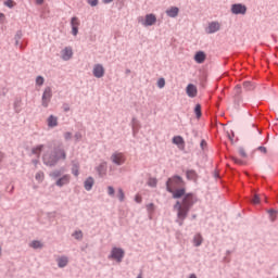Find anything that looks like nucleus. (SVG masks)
<instances>
[{
	"instance_id": "nucleus-1",
	"label": "nucleus",
	"mask_w": 278,
	"mask_h": 278,
	"mask_svg": "<svg viewBox=\"0 0 278 278\" xmlns=\"http://www.w3.org/2000/svg\"><path fill=\"white\" fill-rule=\"evenodd\" d=\"M173 199H181V201H177L176 204L174 205L175 212H177V223L178 225H184L185 218H188V213L192 208V205L197 203V197L192 193L186 194V189H173Z\"/></svg>"
},
{
	"instance_id": "nucleus-2",
	"label": "nucleus",
	"mask_w": 278,
	"mask_h": 278,
	"mask_svg": "<svg viewBox=\"0 0 278 278\" xmlns=\"http://www.w3.org/2000/svg\"><path fill=\"white\" fill-rule=\"evenodd\" d=\"M60 160H66V152L62 148H55L51 153L43 155V163L47 166H55Z\"/></svg>"
},
{
	"instance_id": "nucleus-3",
	"label": "nucleus",
	"mask_w": 278,
	"mask_h": 278,
	"mask_svg": "<svg viewBox=\"0 0 278 278\" xmlns=\"http://www.w3.org/2000/svg\"><path fill=\"white\" fill-rule=\"evenodd\" d=\"M184 184V179H181L180 176H174L173 178H168L166 181V190L167 192H173L175 188H178V186H181Z\"/></svg>"
},
{
	"instance_id": "nucleus-4",
	"label": "nucleus",
	"mask_w": 278,
	"mask_h": 278,
	"mask_svg": "<svg viewBox=\"0 0 278 278\" xmlns=\"http://www.w3.org/2000/svg\"><path fill=\"white\" fill-rule=\"evenodd\" d=\"M111 257L116 260V262H123V257H125V251L121 248H113L111 252Z\"/></svg>"
},
{
	"instance_id": "nucleus-5",
	"label": "nucleus",
	"mask_w": 278,
	"mask_h": 278,
	"mask_svg": "<svg viewBox=\"0 0 278 278\" xmlns=\"http://www.w3.org/2000/svg\"><path fill=\"white\" fill-rule=\"evenodd\" d=\"M111 160L113 164H116L117 166H121L125 164V155L123 153L115 152L112 154Z\"/></svg>"
},
{
	"instance_id": "nucleus-6",
	"label": "nucleus",
	"mask_w": 278,
	"mask_h": 278,
	"mask_svg": "<svg viewBox=\"0 0 278 278\" xmlns=\"http://www.w3.org/2000/svg\"><path fill=\"white\" fill-rule=\"evenodd\" d=\"M51 88H46L42 94V105L43 108H48L49 106V101H51Z\"/></svg>"
},
{
	"instance_id": "nucleus-7",
	"label": "nucleus",
	"mask_w": 278,
	"mask_h": 278,
	"mask_svg": "<svg viewBox=\"0 0 278 278\" xmlns=\"http://www.w3.org/2000/svg\"><path fill=\"white\" fill-rule=\"evenodd\" d=\"M231 12L232 14H247V7L242 4H232Z\"/></svg>"
},
{
	"instance_id": "nucleus-8",
	"label": "nucleus",
	"mask_w": 278,
	"mask_h": 278,
	"mask_svg": "<svg viewBox=\"0 0 278 278\" xmlns=\"http://www.w3.org/2000/svg\"><path fill=\"white\" fill-rule=\"evenodd\" d=\"M93 75L98 79H100V77H103V75H105V68H103V65H101V64L94 65V67H93Z\"/></svg>"
},
{
	"instance_id": "nucleus-9",
	"label": "nucleus",
	"mask_w": 278,
	"mask_h": 278,
	"mask_svg": "<svg viewBox=\"0 0 278 278\" xmlns=\"http://www.w3.org/2000/svg\"><path fill=\"white\" fill-rule=\"evenodd\" d=\"M71 25L73 36H77V34H79V18L72 17Z\"/></svg>"
},
{
	"instance_id": "nucleus-10",
	"label": "nucleus",
	"mask_w": 278,
	"mask_h": 278,
	"mask_svg": "<svg viewBox=\"0 0 278 278\" xmlns=\"http://www.w3.org/2000/svg\"><path fill=\"white\" fill-rule=\"evenodd\" d=\"M186 92H187L188 97H190L191 99H194V97H197L199 90L197 89V86L189 84L186 88Z\"/></svg>"
},
{
	"instance_id": "nucleus-11",
	"label": "nucleus",
	"mask_w": 278,
	"mask_h": 278,
	"mask_svg": "<svg viewBox=\"0 0 278 278\" xmlns=\"http://www.w3.org/2000/svg\"><path fill=\"white\" fill-rule=\"evenodd\" d=\"M173 143L178 146V149L184 151L186 149V141H184V137L181 136H175L173 138Z\"/></svg>"
},
{
	"instance_id": "nucleus-12",
	"label": "nucleus",
	"mask_w": 278,
	"mask_h": 278,
	"mask_svg": "<svg viewBox=\"0 0 278 278\" xmlns=\"http://www.w3.org/2000/svg\"><path fill=\"white\" fill-rule=\"evenodd\" d=\"M155 21H157V18L153 14H148V15H146V21H144L143 25L146 27L155 25Z\"/></svg>"
},
{
	"instance_id": "nucleus-13",
	"label": "nucleus",
	"mask_w": 278,
	"mask_h": 278,
	"mask_svg": "<svg viewBox=\"0 0 278 278\" xmlns=\"http://www.w3.org/2000/svg\"><path fill=\"white\" fill-rule=\"evenodd\" d=\"M218 29H220V24H218V22H212L208 25V34H216V31H218Z\"/></svg>"
},
{
	"instance_id": "nucleus-14",
	"label": "nucleus",
	"mask_w": 278,
	"mask_h": 278,
	"mask_svg": "<svg viewBox=\"0 0 278 278\" xmlns=\"http://www.w3.org/2000/svg\"><path fill=\"white\" fill-rule=\"evenodd\" d=\"M194 61L198 64H203L205 62V52L199 51L198 53H195Z\"/></svg>"
},
{
	"instance_id": "nucleus-15",
	"label": "nucleus",
	"mask_w": 278,
	"mask_h": 278,
	"mask_svg": "<svg viewBox=\"0 0 278 278\" xmlns=\"http://www.w3.org/2000/svg\"><path fill=\"white\" fill-rule=\"evenodd\" d=\"M68 181H71V176L65 175V176H63V177H61L60 179L56 180V186L62 188V186H66V184H68Z\"/></svg>"
},
{
	"instance_id": "nucleus-16",
	"label": "nucleus",
	"mask_w": 278,
	"mask_h": 278,
	"mask_svg": "<svg viewBox=\"0 0 278 278\" xmlns=\"http://www.w3.org/2000/svg\"><path fill=\"white\" fill-rule=\"evenodd\" d=\"M71 58H73V49L72 48H65L62 51V59L63 60H71Z\"/></svg>"
},
{
	"instance_id": "nucleus-17",
	"label": "nucleus",
	"mask_w": 278,
	"mask_h": 278,
	"mask_svg": "<svg viewBox=\"0 0 278 278\" xmlns=\"http://www.w3.org/2000/svg\"><path fill=\"white\" fill-rule=\"evenodd\" d=\"M92 186H94V178L88 177L84 182L85 190H92Z\"/></svg>"
},
{
	"instance_id": "nucleus-18",
	"label": "nucleus",
	"mask_w": 278,
	"mask_h": 278,
	"mask_svg": "<svg viewBox=\"0 0 278 278\" xmlns=\"http://www.w3.org/2000/svg\"><path fill=\"white\" fill-rule=\"evenodd\" d=\"M167 15H169L172 18H175L177 14H179V8L173 7L169 10L166 11Z\"/></svg>"
},
{
	"instance_id": "nucleus-19",
	"label": "nucleus",
	"mask_w": 278,
	"mask_h": 278,
	"mask_svg": "<svg viewBox=\"0 0 278 278\" xmlns=\"http://www.w3.org/2000/svg\"><path fill=\"white\" fill-rule=\"evenodd\" d=\"M42 149H45V146L39 144V146L31 149V154L37 155L38 157H40V153H42Z\"/></svg>"
},
{
	"instance_id": "nucleus-20",
	"label": "nucleus",
	"mask_w": 278,
	"mask_h": 278,
	"mask_svg": "<svg viewBox=\"0 0 278 278\" xmlns=\"http://www.w3.org/2000/svg\"><path fill=\"white\" fill-rule=\"evenodd\" d=\"M48 127H58V117L50 115L48 118Z\"/></svg>"
},
{
	"instance_id": "nucleus-21",
	"label": "nucleus",
	"mask_w": 278,
	"mask_h": 278,
	"mask_svg": "<svg viewBox=\"0 0 278 278\" xmlns=\"http://www.w3.org/2000/svg\"><path fill=\"white\" fill-rule=\"evenodd\" d=\"M59 268H64L68 264V257L66 256H61L58 260Z\"/></svg>"
},
{
	"instance_id": "nucleus-22",
	"label": "nucleus",
	"mask_w": 278,
	"mask_h": 278,
	"mask_svg": "<svg viewBox=\"0 0 278 278\" xmlns=\"http://www.w3.org/2000/svg\"><path fill=\"white\" fill-rule=\"evenodd\" d=\"M194 245L195 247H201L202 242H203V237H201V235H195L194 239H193Z\"/></svg>"
},
{
	"instance_id": "nucleus-23",
	"label": "nucleus",
	"mask_w": 278,
	"mask_h": 278,
	"mask_svg": "<svg viewBox=\"0 0 278 278\" xmlns=\"http://www.w3.org/2000/svg\"><path fill=\"white\" fill-rule=\"evenodd\" d=\"M243 88H244L245 90H248V91L254 90L255 85L252 84L251 81H244V83H243Z\"/></svg>"
},
{
	"instance_id": "nucleus-24",
	"label": "nucleus",
	"mask_w": 278,
	"mask_h": 278,
	"mask_svg": "<svg viewBox=\"0 0 278 278\" xmlns=\"http://www.w3.org/2000/svg\"><path fill=\"white\" fill-rule=\"evenodd\" d=\"M72 173L75 175V177H79V165L74 164L72 167Z\"/></svg>"
},
{
	"instance_id": "nucleus-25",
	"label": "nucleus",
	"mask_w": 278,
	"mask_h": 278,
	"mask_svg": "<svg viewBox=\"0 0 278 278\" xmlns=\"http://www.w3.org/2000/svg\"><path fill=\"white\" fill-rule=\"evenodd\" d=\"M268 214H269L270 220H273V222L277 220V211L269 210Z\"/></svg>"
},
{
	"instance_id": "nucleus-26",
	"label": "nucleus",
	"mask_w": 278,
	"mask_h": 278,
	"mask_svg": "<svg viewBox=\"0 0 278 278\" xmlns=\"http://www.w3.org/2000/svg\"><path fill=\"white\" fill-rule=\"evenodd\" d=\"M194 114H195L197 118H201V104L195 105Z\"/></svg>"
},
{
	"instance_id": "nucleus-27",
	"label": "nucleus",
	"mask_w": 278,
	"mask_h": 278,
	"mask_svg": "<svg viewBox=\"0 0 278 278\" xmlns=\"http://www.w3.org/2000/svg\"><path fill=\"white\" fill-rule=\"evenodd\" d=\"M35 179H36L37 181H43V179H45V173L38 172V173L36 174V176H35Z\"/></svg>"
},
{
	"instance_id": "nucleus-28",
	"label": "nucleus",
	"mask_w": 278,
	"mask_h": 278,
	"mask_svg": "<svg viewBox=\"0 0 278 278\" xmlns=\"http://www.w3.org/2000/svg\"><path fill=\"white\" fill-rule=\"evenodd\" d=\"M232 161L235 162V164H239L240 166H243V164H247L244 160H240L236 156H232Z\"/></svg>"
},
{
	"instance_id": "nucleus-29",
	"label": "nucleus",
	"mask_w": 278,
	"mask_h": 278,
	"mask_svg": "<svg viewBox=\"0 0 278 278\" xmlns=\"http://www.w3.org/2000/svg\"><path fill=\"white\" fill-rule=\"evenodd\" d=\"M187 177H188L189 179H197V172H194V170H188V172H187Z\"/></svg>"
},
{
	"instance_id": "nucleus-30",
	"label": "nucleus",
	"mask_w": 278,
	"mask_h": 278,
	"mask_svg": "<svg viewBox=\"0 0 278 278\" xmlns=\"http://www.w3.org/2000/svg\"><path fill=\"white\" fill-rule=\"evenodd\" d=\"M30 247H33V249H42V243H40V241H33Z\"/></svg>"
},
{
	"instance_id": "nucleus-31",
	"label": "nucleus",
	"mask_w": 278,
	"mask_h": 278,
	"mask_svg": "<svg viewBox=\"0 0 278 278\" xmlns=\"http://www.w3.org/2000/svg\"><path fill=\"white\" fill-rule=\"evenodd\" d=\"M117 192H118V199H119V201H125V192L123 191V189L122 188H119L118 190H117Z\"/></svg>"
},
{
	"instance_id": "nucleus-32",
	"label": "nucleus",
	"mask_w": 278,
	"mask_h": 278,
	"mask_svg": "<svg viewBox=\"0 0 278 278\" xmlns=\"http://www.w3.org/2000/svg\"><path fill=\"white\" fill-rule=\"evenodd\" d=\"M260 201H261L260 194L255 193V194H254V198L252 199V203H253L254 205H260Z\"/></svg>"
},
{
	"instance_id": "nucleus-33",
	"label": "nucleus",
	"mask_w": 278,
	"mask_h": 278,
	"mask_svg": "<svg viewBox=\"0 0 278 278\" xmlns=\"http://www.w3.org/2000/svg\"><path fill=\"white\" fill-rule=\"evenodd\" d=\"M87 3L91 5V8H97V5H99V0H87Z\"/></svg>"
},
{
	"instance_id": "nucleus-34",
	"label": "nucleus",
	"mask_w": 278,
	"mask_h": 278,
	"mask_svg": "<svg viewBox=\"0 0 278 278\" xmlns=\"http://www.w3.org/2000/svg\"><path fill=\"white\" fill-rule=\"evenodd\" d=\"M235 94L236 97H239V94H242V87H240V85H237L235 87Z\"/></svg>"
},
{
	"instance_id": "nucleus-35",
	"label": "nucleus",
	"mask_w": 278,
	"mask_h": 278,
	"mask_svg": "<svg viewBox=\"0 0 278 278\" xmlns=\"http://www.w3.org/2000/svg\"><path fill=\"white\" fill-rule=\"evenodd\" d=\"M148 185L151 186L152 188H155L157 186V179L151 178Z\"/></svg>"
},
{
	"instance_id": "nucleus-36",
	"label": "nucleus",
	"mask_w": 278,
	"mask_h": 278,
	"mask_svg": "<svg viewBox=\"0 0 278 278\" xmlns=\"http://www.w3.org/2000/svg\"><path fill=\"white\" fill-rule=\"evenodd\" d=\"M164 86H166V80H164V78H160L157 80V87L159 88H164Z\"/></svg>"
},
{
	"instance_id": "nucleus-37",
	"label": "nucleus",
	"mask_w": 278,
	"mask_h": 278,
	"mask_svg": "<svg viewBox=\"0 0 278 278\" xmlns=\"http://www.w3.org/2000/svg\"><path fill=\"white\" fill-rule=\"evenodd\" d=\"M36 84L37 86H42V84H45V78H42V76H38L36 78Z\"/></svg>"
},
{
	"instance_id": "nucleus-38",
	"label": "nucleus",
	"mask_w": 278,
	"mask_h": 278,
	"mask_svg": "<svg viewBox=\"0 0 278 278\" xmlns=\"http://www.w3.org/2000/svg\"><path fill=\"white\" fill-rule=\"evenodd\" d=\"M239 155H241V157H244V159L248 157L247 151L244 150V148H240V149H239Z\"/></svg>"
},
{
	"instance_id": "nucleus-39",
	"label": "nucleus",
	"mask_w": 278,
	"mask_h": 278,
	"mask_svg": "<svg viewBox=\"0 0 278 278\" xmlns=\"http://www.w3.org/2000/svg\"><path fill=\"white\" fill-rule=\"evenodd\" d=\"M83 237H84V235L81 233V231H76L74 233V238H76V240H81Z\"/></svg>"
},
{
	"instance_id": "nucleus-40",
	"label": "nucleus",
	"mask_w": 278,
	"mask_h": 278,
	"mask_svg": "<svg viewBox=\"0 0 278 278\" xmlns=\"http://www.w3.org/2000/svg\"><path fill=\"white\" fill-rule=\"evenodd\" d=\"M4 5H7V8H14V2L12 0H8L4 2Z\"/></svg>"
},
{
	"instance_id": "nucleus-41",
	"label": "nucleus",
	"mask_w": 278,
	"mask_h": 278,
	"mask_svg": "<svg viewBox=\"0 0 278 278\" xmlns=\"http://www.w3.org/2000/svg\"><path fill=\"white\" fill-rule=\"evenodd\" d=\"M108 191H109L110 197H114V187L109 186Z\"/></svg>"
},
{
	"instance_id": "nucleus-42",
	"label": "nucleus",
	"mask_w": 278,
	"mask_h": 278,
	"mask_svg": "<svg viewBox=\"0 0 278 278\" xmlns=\"http://www.w3.org/2000/svg\"><path fill=\"white\" fill-rule=\"evenodd\" d=\"M60 175H62V172L55 170L51 174V177H60Z\"/></svg>"
},
{
	"instance_id": "nucleus-43",
	"label": "nucleus",
	"mask_w": 278,
	"mask_h": 278,
	"mask_svg": "<svg viewBox=\"0 0 278 278\" xmlns=\"http://www.w3.org/2000/svg\"><path fill=\"white\" fill-rule=\"evenodd\" d=\"M136 203H142V198L140 195L135 197Z\"/></svg>"
},
{
	"instance_id": "nucleus-44",
	"label": "nucleus",
	"mask_w": 278,
	"mask_h": 278,
	"mask_svg": "<svg viewBox=\"0 0 278 278\" xmlns=\"http://www.w3.org/2000/svg\"><path fill=\"white\" fill-rule=\"evenodd\" d=\"M258 151H261V153H267L266 147H258Z\"/></svg>"
},
{
	"instance_id": "nucleus-45",
	"label": "nucleus",
	"mask_w": 278,
	"mask_h": 278,
	"mask_svg": "<svg viewBox=\"0 0 278 278\" xmlns=\"http://www.w3.org/2000/svg\"><path fill=\"white\" fill-rule=\"evenodd\" d=\"M71 138H72L71 132H65V140H71Z\"/></svg>"
},
{
	"instance_id": "nucleus-46",
	"label": "nucleus",
	"mask_w": 278,
	"mask_h": 278,
	"mask_svg": "<svg viewBox=\"0 0 278 278\" xmlns=\"http://www.w3.org/2000/svg\"><path fill=\"white\" fill-rule=\"evenodd\" d=\"M204 147H207V142H205V140L201 141V148L204 149Z\"/></svg>"
},
{
	"instance_id": "nucleus-47",
	"label": "nucleus",
	"mask_w": 278,
	"mask_h": 278,
	"mask_svg": "<svg viewBox=\"0 0 278 278\" xmlns=\"http://www.w3.org/2000/svg\"><path fill=\"white\" fill-rule=\"evenodd\" d=\"M37 5H42L45 3V0H36Z\"/></svg>"
},
{
	"instance_id": "nucleus-48",
	"label": "nucleus",
	"mask_w": 278,
	"mask_h": 278,
	"mask_svg": "<svg viewBox=\"0 0 278 278\" xmlns=\"http://www.w3.org/2000/svg\"><path fill=\"white\" fill-rule=\"evenodd\" d=\"M4 16H5V15H3V13H0V23L3 22Z\"/></svg>"
},
{
	"instance_id": "nucleus-49",
	"label": "nucleus",
	"mask_w": 278,
	"mask_h": 278,
	"mask_svg": "<svg viewBox=\"0 0 278 278\" xmlns=\"http://www.w3.org/2000/svg\"><path fill=\"white\" fill-rule=\"evenodd\" d=\"M114 0H103V3H112Z\"/></svg>"
},
{
	"instance_id": "nucleus-50",
	"label": "nucleus",
	"mask_w": 278,
	"mask_h": 278,
	"mask_svg": "<svg viewBox=\"0 0 278 278\" xmlns=\"http://www.w3.org/2000/svg\"><path fill=\"white\" fill-rule=\"evenodd\" d=\"M189 278H197V275L191 274Z\"/></svg>"
},
{
	"instance_id": "nucleus-51",
	"label": "nucleus",
	"mask_w": 278,
	"mask_h": 278,
	"mask_svg": "<svg viewBox=\"0 0 278 278\" xmlns=\"http://www.w3.org/2000/svg\"><path fill=\"white\" fill-rule=\"evenodd\" d=\"M76 138H77V139L81 138V135L76 134Z\"/></svg>"
},
{
	"instance_id": "nucleus-52",
	"label": "nucleus",
	"mask_w": 278,
	"mask_h": 278,
	"mask_svg": "<svg viewBox=\"0 0 278 278\" xmlns=\"http://www.w3.org/2000/svg\"><path fill=\"white\" fill-rule=\"evenodd\" d=\"M229 140L233 141V138L231 136H228Z\"/></svg>"
},
{
	"instance_id": "nucleus-53",
	"label": "nucleus",
	"mask_w": 278,
	"mask_h": 278,
	"mask_svg": "<svg viewBox=\"0 0 278 278\" xmlns=\"http://www.w3.org/2000/svg\"><path fill=\"white\" fill-rule=\"evenodd\" d=\"M148 207H153V203L149 204Z\"/></svg>"
},
{
	"instance_id": "nucleus-54",
	"label": "nucleus",
	"mask_w": 278,
	"mask_h": 278,
	"mask_svg": "<svg viewBox=\"0 0 278 278\" xmlns=\"http://www.w3.org/2000/svg\"><path fill=\"white\" fill-rule=\"evenodd\" d=\"M101 168H103V165H101V166L98 168V170H101Z\"/></svg>"
},
{
	"instance_id": "nucleus-55",
	"label": "nucleus",
	"mask_w": 278,
	"mask_h": 278,
	"mask_svg": "<svg viewBox=\"0 0 278 278\" xmlns=\"http://www.w3.org/2000/svg\"><path fill=\"white\" fill-rule=\"evenodd\" d=\"M65 112H68V108H65Z\"/></svg>"
},
{
	"instance_id": "nucleus-56",
	"label": "nucleus",
	"mask_w": 278,
	"mask_h": 278,
	"mask_svg": "<svg viewBox=\"0 0 278 278\" xmlns=\"http://www.w3.org/2000/svg\"><path fill=\"white\" fill-rule=\"evenodd\" d=\"M34 164H38V161H34Z\"/></svg>"
},
{
	"instance_id": "nucleus-57",
	"label": "nucleus",
	"mask_w": 278,
	"mask_h": 278,
	"mask_svg": "<svg viewBox=\"0 0 278 278\" xmlns=\"http://www.w3.org/2000/svg\"><path fill=\"white\" fill-rule=\"evenodd\" d=\"M137 278H142V276H141V275H139Z\"/></svg>"
},
{
	"instance_id": "nucleus-58",
	"label": "nucleus",
	"mask_w": 278,
	"mask_h": 278,
	"mask_svg": "<svg viewBox=\"0 0 278 278\" xmlns=\"http://www.w3.org/2000/svg\"><path fill=\"white\" fill-rule=\"evenodd\" d=\"M193 218H197V215H193Z\"/></svg>"
}]
</instances>
